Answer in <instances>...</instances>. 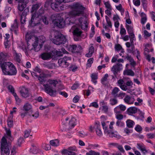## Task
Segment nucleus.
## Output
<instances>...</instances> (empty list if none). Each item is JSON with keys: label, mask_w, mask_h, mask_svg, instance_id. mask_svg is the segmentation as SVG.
<instances>
[{"label": "nucleus", "mask_w": 155, "mask_h": 155, "mask_svg": "<svg viewBox=\"0 0 155 155\" xmlns=\"http://www.w3.org/2000/svg\"><path fill=\"white\" fill-rule=\"evenodd\" d=\"M1 66L4 74L5 75H15L17 73V69L14 65L11 62H6Z\"/></svg>", "instance_id": "nucleus-1"}, {"label": "nucleus", "mask_w": 155, "mask_h": 155, "mask_svg": "<svg viewBox=\"0 0 155 155\" xmlns=\"http://www.w3.org/2000/svg\"><path fill=\"white\" fill-rule=\"evenodd\" d=\"M72 11L71 12V15L74 16H78L84 13L85 8L79 3L74 4L72 5Z\"/></svg>", "instance_id": "nucleus-2"}, {"label": "nucleus", "mask_w": 155, "mask_h": 155, "mask_svg": "<svg viewBox=\"0 0 155 155\" xmlns=\"http://www.w3.org/2000/svg\"><path fill=\"white\" fill-rule=\"evenodd\" d=\"M44 13L43 9L41 8L39 10L38 14L31 15V18L29 22L31 26L34 27L40 23L41 15H42Z\"/></svg>", "instance_id": "nucleus-3"}, {"label": "nucleus", "mask_w": 155, "mask_h": 155, "mask_svg": "<svg viewBox=\"0 0 155 155\" xmlns=\"http://www.w3.org/2000/svg\"><path fill=\"white\" fill-rule=\"evenodd\" d=\"M54 37L53 39V42L57 45L64 44L67 41V39L63 35L59 34L56 31H54Z\"/></svg>", "instance_id": "nucleus-4"}, {"label": "nucleus", "mask_w": 155, "mask_h": 155, "mask_svg": "<svg viewBox=\"0 0 155 155\" xmlns=\"http://www.w3.org/2000/svg\"><path fill=\"white\" fill-rule=\"evenodd\" d=\"M25 38L28 43V46H29V42H32L33 40H35V41L34 44L32 45L33 46L34 50L35 51H39L43 45H40V48H37V47L38 46V38L35 37L32 35H30L28 33L26 35Z\"/></svg>", "instance_id": "nucleus-5"}, {"label": "nucleus", "mask_w": 155, "mask_h": 155, "mask_svg": "<svg viewBox=\"0 0 155 155\" xmlns=\"http://www.w3.org/2000/svg\"><path fill=\"white\" fill-rule=\"evenodd\" d=\"M0 149L1 155H9L10 150L7 140L5 137H3L1 139Z\"/></svg>", "instance_id": "nucleus-6"}, {"label": "nucleus", "mask_w": 155, "mask_h": 155, "mask_svg": "<svg viewBox=\"0 0 155 155\" xmlns=\"http://www.w3.org/2000/svg\"><path fill=\"white\" fill-rule=\"evenodd\" d=\"M58 14H55L52 15L54 17H56L55 19H54L53 21L55 26L60 28H64L65 25L64 19L60 17Z\"/></svg>", "instance_id": "nucleus-7"}, {"label": "nucleus", "mask_w": 155, "mask_h": 155, "mask_svg": "<svg viewBox=\"0 0 155 155\" xmlns=\"http://www.w3.org/2000/svg\"><path fill=\"white\" fill-rule=\"evenodd\" d=\"M50 4L51 8L56 12H59L64 10V7L61 6V4L55 0H50L46 2L45 4Z\"/></svg>", "instance_id": "nucleus-8"}, {"label": "nucleus", "mask_w": 155, "mask_h": 155, "mask_svg": "<svg viewBox=\"0 0 155 155\" xmlns=\"http://www.w3.org/2000/svg\"><path fill=\"white\" fill-rule=\"evenodd\" d=\"M71 60V58L70 57H64L59 59L58 63L60 66L62 67L66 68L69 66V62Z\"/></svg>", "instance_id": "nucleus-9"}, {"label": "nucleus", "mask_w": 155, "mask_h": 155, "mask_svg": "<svg viewBox=\"0 0 155 155\" xmlns=\"http://www.w3.org/2000/svg\"><path fill=\"white\" fill-rule=\"evenodd\" d=\"M45 91L52 97H55L56 95V91L54 90L52 86L48 84L43 85Z\"/></svg>", "instance_id": "nucleus-10"}, {"label": "nucleus", "mask_w": 155, "mask_h": 155, "mask_svg": "<svg viewBox=\"0 0 155 155\" xmlns=\"http://www.w3.org/2000/svg\"><path fill=\"white\" fill-rule=\"evenodd\" d=\"M120 91L118 88L115 87L112 90L111 94L114 97H120L121 99H123L124 97L125 94L121 92L118 94Z\"/></svg>", "instance_id": "nucleus-11"}, {"label": "nucleus", "mask_w": 155, "mask_h": 155, "mask_svg": "<svg viewBox=\"0 0 155 155\" xmlns=\"http://www.w3.org/2000/svg\"><path fill=\"white\" fill-rule=\"evenodd\" d=\"M19 92L21 95L25 98L29 96V91L28 88L25 87H22L19 88Z\"/></svg>", "instance_id": "nucleus-12"}, {"label": "nucleus", "mask_w": 155, "mask_h": 155, "mask_svg": "<svg viewBox=\"0 0 155 155\" xmlns=\"http://www.w3.org/2000/svg\"><path fill=\"white\" fill-rule=\"evenodd\" d=\"M122 64L120 63H117L116 64L113 66L111 69L114 75L116 77L118 72L122 69Z\"/></svg>", "instance_id": "nucleus-13"}, {"label": "nucleus", "mask_w": 155, "mask_h": 155, "mask_svg": "<svg viewBox=\"0 0 155 155\" xmlns=\"http://www.w3.org/2000/svg\"><path fill=\"white\" fill-rule=\"evenodd\" d=\"M81 28L85 30L87 28V24L86 20V18L84 17H80L78 19Z\"/></svg>", "instance_id": "nucleus-14"}, {"label": "nucleus", "mask_w": 155, "mask_h": 155, "mask_svg": "<svg viewBox=\"0 0 155 155\" xmlns=\"http://www.w3.org/2000/svg\"><path fill=\"white\" fill-rule=\"evenodd\" d=\"M7 54L6 53L1 52L0 53V66L3 65L6 62L5 61L7 59Z\"/></svg>", "instance_id": "nucleus-15"}, {"label": "nucleus", "mask_w": 155, "mask_h": 155, "mask_svg": "<svg viewBox=\"0 0 155 155\" xmlns=\"http://www.w3.org/2000/svg\"><path fill=\"white\" fill-rule=\"evenodd\" d=\"M48 76L50 77L51 76L50 75L45 74L44 73H41L39 75H38V77H36L38 78V80L41 84H42L45 81V78Z\"/></svg>", "instance_id": "nucleus-16"}, {"label": "nucleus", "mask_w": 155, "mask_h": 155, "mask_svg": "<svg viewBox=\"0 0 155 155\" xmlns=\"http://www.w3.org/2000/svg\"><path fill=\"white\" fill-rule=\"evenodd\" d=\"M40 4H36L32 5L31 12V15L37 14L39 13V10L37 12V10L40 8Z\"/></svg>", "instance_id": "nucleus-17"}, {"label": "nucleus", "mask_w": 155, "mask_h": 155, "mask_svg": "<svg viewBox=\"0 0 155 155\" xmlns=\"http://www.w3.org/2000/svg\"><path fill=\"white\" fill-rule=\"evenodd\" d=\"M124 100L127 104H133L135 100L133 97L127 95L125 97Z\"/></svg>", "instance_id": "nucleus-18"}, {"label": "nucleus", "mask_w": 155, "mask_h": 155, "mask_svg": "<svg viewBox=\"0 0 155 155\" xmlns=\"http://www.w3.org/2000/svg\"><path fill=\"white\" fill-rule=\"evenodd\" d=\"M52 54L50 53H43L41 54L40 56L43 60H48L52 57Z\"/></svg>", "instance_id": "nucleus-19"}, {"label": "nucleus", "mask_w": 155, "mask_h": 155, "mask_svg": "<svg viewBox=\"0 0 155 155\" xmlns=\"http://www.w3.org/2000/svg\"><path fill=\"white\" fill-rule=\"evenodd\" d=\"M22 2H19L17 1L19 4L18 6V9L20 12L22 11L26 6V4L28 3H25L22 0Z\"/></svg>", "instance_id": "nucleus-20"}, {"label": "nucleus", "mask_w": 155, "mask_h": 155, "mask_svg": "<svg viewBox=\"0 0 155 155\" xmlns=\"http://www.w3.org/2000/svg\"><path fill=\"white\" fill-rule=\"evenodd\" d=\"M71 29L73 30V34L74 35L76 36H81L82 31L78 28L76 27H73Z\"/></svg>", "instance_id": "nucleus-21"}, {"label": "nucleus", "mask_w": 155, "mask_h": 155, "mask_svg": "<svg viewBox=\"0 0 155 155\" xmlns=\"http://www.w3.org/2000/svg\"><path fill=\"white\" fill-rule=\"evenodd\" d=\"M107 135L109 136L110 137L112 138L114 137L118 139H120L121 137V136L117 133H116V132L114 133L111 130Z\"/></svg>", "instance_id": "nucleus-22"}, {"label": "nucleus", "mask_w": 155, "mask_h": 155, "mask_svg": "<svg viewBox=\"0 0 155 155\" xmlns=\"http://www.w3.org/2000/svg\"><path fill=\"white\" fill-rule=\"evenodd\" d=\"M13 54L15 60L18 63H20L21 61V54L17 53L15 50L13 51Z\"/></svg>", "instance_id": "nucleus-23"}, {"label": "nucleus", "mask_w": 155, "mask_h": 155, "mask_svg": "<svg viewBox=\"0 0 155 155\" xmlns=\"http://www.w3.org/2000/svg\"><path fill=\"white\" fill-rule=\"evenodd\" d=\"M125 58L127 60L129 61L130 63V64L133 67H134V66L136 65V62L134 61V60L130 55L127 54Z\"/></svg>", "instance_id": "nucleus-24"}, {"label": "nucleus", "mask_w": 155, "mask_h": 155, "mask_svg": "<svg viewBox=\"0 0 155 155\" xmlns=\"http://www.w3.org/2000/svg\"><path fill=\"white\" fill-rule=\"evenodd\" d=\"M138 110V109L135 107H130L127 109V111L129 115H132L136 113Z\"/></svg>", "instance_id": "nucleus-25"}, {"label": "nucleus", "mask_w": 155, "mask_h": 155, "mask_svg": "<svg viewBox=\"0 0 155 155\" xmlns=\"http://www.w3.org/2000/svg\"><path fill=\"white\" fill-rule=\"evenodd\" d=\"M32 108V107L31 104L28 102L25 104L23 107V110L27 112L30 110V112L31 113L32 112L31 110Z\"/></svg>", "instance_id": "nucleus-26"}, {"label": "nucleus", "mask_w": 155, "mask_h": 155, "mask_svg": "<svg viewBox=\"0 0 155 155\" xmlns=\"http://www.w3.org/2000/svg\"><path fill=\"white\" fill-rule=\"evenodd\" d=\"M34 72H31V74L33 77H38V75L36 73L37 72L38 74H40L41 73V70L38 67H36L35 68L34 70Z\"/></svg>", "instance_id": "nucleus-27"}, {"label": "nucleus", "mask_w": 155, "mask_h": 155, "mask_svg": "<svg viewBox=\"0 0 155 155\" xmlns=\"http://www.w3.org/2000/svg\"><path fill=\"white\" fill-rule=\"evenodd\" d=\"M77 47V45H70L68 46V49L69 51L72 52H76Z\"/></svg>", "instance_id": "nucleus-28"}, {"label": "nucleus", "mask_w": 155, "mask_h": 155, "mask_svg": "<svg viewBox=\"0 0 155 155\" xmlns=\"http://www.w3.org/2000/svg\"><path fill=\"white\" fill-rule=\"evenodd\" d=\"M94 51V48L92 46H91L89 47V52L88 53L85 54V56L88 58L91 57Z\"/></svg>", "instance_id": "nucleus-29"}, {"label": "nucleus", "mask_w": 155, "mask_h": 155, "mask_svg": "<svg viewBox=\"0 0 155 155\" xmlns=\"http://www.w3.org/2000/svg\"><path fill=\"white\" fill-rule=\"evenodd\" d=\"M101 125L104 130V134H107L110 130H109L108 126L104 122H101Z\"/></svg>", "instance_id": "nucleus-30"}, {"label": "nucleus", "mask_w": 155, "mask_h": 155, "mask_svg": "<svg viewBox=\"0 0 155 155\" xmlns=\"http://www.w3.org/2000/svg\"><path fill=\"white\" fill-rule=\"evenodd\" d=\"M76 120L74 118H72L69 122L70 128L73 127L76 124Z\"/></svg>", "instance_id": "nucleus-31"}, {"label": "nucleus", "mask_w": 155, "mask_h": 155, "mask_svg": "<svg viewBox=\"0 0 155 155\" xmlns=\"http://www.w3.org/2000/svg\"><path fill=\"white\" fill-rule=\"evenodd\" d=\"M110 104L112 106H114L116 105L118 103V100L117 97H114V98H110L109 100Z\"/></svg>", "instance_id": "nucleus-32"}, {"label": "nucleus", "mask_w": 155, "mask_h": 155, "mask_svg": "<svg viewBox=\"0 0 155 155\" xmlns=\"http://www.w3.org/2000/svg\"><path fill=\"white\" fill-rule=\"evenodd\" d=\"M97 129H96V133L97 135L101 137L102 135V133L101 130V126L100 125L97 124L96 126Z\"/></svg>", "instance_id": "nucleus-33"}, {"label": "nucleus", "mask_w": 155, "mask_h": 155, "mask_svg": "<svg viewBox=\"0 0 155 155\" xmlns=\"http://www.w3.org/2000/svg\"><path fill=\"white\" fill-rule=\"evenodd\" d=\"M126 27L128 33L129 35L134 34L133 32V28L130 25H127L126 26Z\"/></svg>", "instance_id": "nucleus-34"}, {"label": "nucleus", "mask_w": 155, "mask_h": 155, "mask_svg": "<svg viewBox=\"0 0 155 155\" xmlns=\"http://www.w3.org/2000/svg\"><path fill=\"white\" fill-rule=\"evenodd\" d=\"M50 143L51 145L54 147H57L59 145V141L57 139L53 140H51Z\"/></svg>", "instance_id": "nucleus-35"}, {"label": "nucleus", "mask_w": 155, "mask_h": 155, "mask_svg": "<svg viewBox=\"0 0 155 155\" xmlns=\"http://www.w3.org/2000/svg\"><path fill=\"white\" fill-rule=\"evenodd\" d=\"M13 117V115H11L10 117H8L7 120L8 126L9 127H12L13 126V121L12 120Z\"/></svg>", "instance_id": "nucleus-36"}, {"label": "nucleus", "mask_w": 155, "mask_h": 155, "mask_svg": "<svg viewBox=\"0 0 155 155\" xmlns=\"http://www.w3.org/2000/svg\"><path fill=\"white\" fill-rule=\"evenodd\" d=\"M108 77V75L106 74H105L104 76L102 78L101 80V83L102 84L106 85L107 84V78Z\"/></svg>", "instance_id": "nucleus-37"}, {"label": "nucleus", "mask_w": 155, "mask_h": 155, "mask_svg": "<svg viewBox=\"0 0 155 155\" xmlns=\"http://www.w3.org/2000/svg\"><path fill=\"white\" fill-rule=\"evenodd\" d=\"M126 124L127 127L131 128L133 127V125L134 124V122L133 120H128L126 121Z\"/></svg>", "instance_id": "nucleus-38"}, {"label": "nucleus", "mask_w": 155, "mask_h": 155, "mask_svg": "<svg viewBox=\"0 0 155 155\" xmlns=\"http://www.w3.org/2000/svg\"><path fill=\"white\" fill-rule=\"evenodd\" d=\"M91 77L92 81L95 84H96L97 82L96 80L97 78V74L95 73L92 74L91 75Z\"/></svg>", "instance_id": "nucleus-39"}, {"label": "nucleus", "mask_w": 155, "mask_h": 155, "mask_svg": "<svg viewBox=\"0 0 155 155\" xmlns=\"http://www.w3.org/2000/svg\"><path fill=\"white\" fill-rule=\"evenodd\" d=\"M86 155H100V153L93 150H90L87 152Z\"/></svg>", "instance_id": "nucleus-40"}, {"label": "nucleus", "mask_w": 155, "mask_h": 155, "mask_svg": "<svg viewBox=\"0 0 155 155\" xmlns=\"http://www.w3.org/2000/svg\"><path fill=\"white\" fill-rule=\"evenodd\" d=\"M48 82L49 83V84L51 85H53L54 87H55L56 85L58 84V81L56 80H54L51 79H49L48 81Z\"/></svg>", "instance_id": "nucleus-41"}, {"label": "nucleus", "mask_w": 155, "mask_h": 155, "mask_svg": "<svg viewBox=\"0 0 155 155\" xmlns=\"http://www.w3.org/2000/svg\"><path fill=\"white\" fill-rule=\"evenodd\" d=\"M18 28V23L17 19L15 20L14 22L13 25H12V27L10 30L12 31L14 29H17Z\"/></svg>", "instance_id": "nucleus-42"}, {"label": "nucleus", "mask_w": 155, "mask_h": 155, "mask_svg": "<svg viewBox=\"0 0 155 155\" xmlns=\"http://www.w3.org/2000/svg\"><path fill=\"white\" fill-rule=\"evenodd\" d=\"M38 148L35 146L32 145L30 149V152L34 154H36L38 152Z\"/></svg>", "instance_id": "nucleus-43"}, {"label": "nucleus", "mask_w": 155, "mask_h": 155, "mask_svg": "<svg viewBox=\"0 0 155 155\" xmlns=\"http://www.w3.org/2000/svg\"><path fill=\"white\" fill-rule=\"evenodd\" d=\"M125 74L127 75L134 76L135 75L134 73L131 69H129L126 71L125 72Z\"/></svg>", "instance_id": "nucleus-44"}, {"label": "nucleus", "mask_w": 155, "mask_h": 155, "mask_svg": "<svg viewBox=\"0 0 155 155\" xmlns=\"http://www.w3.org/2000/svg\"><path fill=\"white\" fill-rule=\"evenodd\" d=\"M41 19L45 25H48V21L47 17L45 16L41 15Z\"/></svg>", "instance_id": "nucleus-45"}, {"label": "nucleus", "mask_w": 155, "mask_h": 155, "mask_svg": "<svg viewBox=\"0 0 155 155\" xmlns=\"http://www.w3.org/2000/svg\"><path fill=\"white\" fill-rule=\"evenodd\" d=\"M94 59L93 58H89L87 61V66L88 67H90L91 66V64L93 62Z\"/></svg>", "instance_id": "nucleus-46"}, {"label": "nucleus", "mask_w": 155, "mask_h": 155, "mask_svg": "<svg viewBox=\"0 0 155 155\" xmlns=\"http://www.w3.org/2000/svg\"><path fill=\"white\" fill-rule=\"evenodd\" d=\"M106 20L107 22V26L109 27L110 28L112 27V24L110 21V18L107 15L105 16Z\"/></svg>", "instance_id": "nucleus-47"}, {"label": "nucleus", "mask_w": 155, "mask_h": 155, "mask_svg": "<svg viewBox=\"0 0 155 155\" xmlns=\"http://www.w3.org/2000/svg\"><path fill=\"white\" fill-rule=\"evenodd\" d=\"M28 115L29 116H32L33 117H34V118L36 119L39 116V113L38 111H37L36 112H35L34 113V114H29Z\"/></svg>", "instance_id": "nucleus-48"}, {"label": "nucleus", "mask_w": 155, "mask_h": 155, "mask_svg": "<svg viewBox=\"0 0 155 155\" xmlns=\"http://www.w3.org/2000/svg\"><path fill=\"white\" fill-rule=\"evenodd\" d=\"M45 67H46L49 69H52L53 68V65L52 63H49L44 64Z\"/></svg>", "instance_id": "nucleus-49"}, {"label": "nucleus", "mask_w": 155, "mask_h": 155, "mask_svg": "<svg viewBox=\"0 0 155 155\" xmlns=\"http://www.w3.org/2000/svg\"><path fill=\"white\" fill-rule=\"evenodd\" d=\"M105 7L110 10H111V6L109 2H107L104 3Z\"/></svg>", "instance_id": "nucleus-50"}, {"label": "nucleus", "mask_w": 155, "mask_h": 155, "mask_svg": "<svg viewBox=\"0 0 155 155\" xmlns=\"http://www.w3.org/2000/svg\"><path fill=\"white\" fill-rule=\"evenodd\" d=\"M114 111L116 114H119L121 113V110L118 106L114 109Z\"/></svg>", "instance_id": "nucleus-51"}, {"label": "nucleus", "mask_w": 155, "mask_h": 155, "mask_svg": "<svg viewBox=\"0 0 155 155\" xmlns=\"http://www.w3.org/2000/svg\"><path fill=\"white\" fill-rule=\"evenodd\" d=\"M102 110L104 112L107 113L108 112V107L107 105H104L102 107Z\"/></svg>", "instance_id": "nucleus-52"}, {"label": "nucleus", "mask_w": 155, "mask_h": 155, "mask_svg": "<svg viewBox=\"0 0 155 155\" xmlns=\"http://www.w3.org/2000/svg\"><path fill=\"white\" fill-rule=\"evenodd\" d=\"M20 21L21 24H24L25 21V16L23 14L21 15Z\"/></svg>", "instance_id": "nucleus-53"}, {"label": "nucleus", "mask_w": 155, "mask_h": 155, "mask_svg": "<svg viewBox=\"0 0 155 155\" xmlns=\"http://www.w3.org/2000/svg\"><path fill=\"white\" fill-rule=\"evenodd\" d=\"M58 92L60 94L64 96V97H68V95L66 92L64 91H58Z\"/></svg>", "instance_id": "nucleus-54"}, {"label": "nucleus", "mask_w": 155, "mask_h": 155, "mask_svg": "<svg viewBox=\"0 0 155 155\" xmlns=\"http://www.w3.org/2000/svg\"><path fill=\"white\" fill-rule=\"evenodd\" d=\"M13 94L15 97V99L16 101L20 103L21 102V100L19 98L18 96L15 93H13Z\"/></svg>", "instance_id": "nucleus-55"}, {"label": "nucleus", "mask_w": 155, "mask_h": 155, "mask_svg": "<svg viewBox=\"0 0 155 155\" xmlns=\"http://www.w3.org/2000/svg\"><path fill=\"white\" fill-rule=\"evenodd\" d=\"M70 151L68 149H63L61 151L62 154L64 155H68Z\"/></svg>", "instance_id": "nucleus-56"}, {"label": "nucleus", "mask_w": 155, "mask_h": 155, "mask_svg": "<svg viewBox=\"0 0 155 155\" xmlns=\"http://www.w3.org/2000/svg\"><path fill=\"white\" fill-rule=\"evenodd\" d=\"M115 48L117 51H119L122 49V47L120 44H117L115 46Z\"/></svg>", "instance_id": "nucleus-57"}, {"label": "nucleus", "mask_w": 155, "mask_h": 155, "mask_svg": "<svg viewBox=\"0 0 155 155\" xmlns=\"http://www.w3.org/2000/svg\"><path fill=\"white\" fill-rule=\"evenodd\" d=\"M31 131L30 130H26L25 132L24 137L25 138H27L28 137Z\"/></svg>", "instance_id": "nucleus-58"}, {"label": "nucleus", "mask_w": 155, "mask_h": 155, "mask_svg": "<svg viewBox=\"0 0 155 155\" xmlns=\"http://www.w3.org/2000/svg\"><path fill=\"white\" fill-rule=\"evenodd\" d=\"M126 33V30L123 27H121L120 30V34L121 35H124Z\"/></svg>", "instance_id": "nucleus-59"}, {"label": "nucleus", "mask_w": 155, "mask_h": 155, "mask_svg": "<svg viewBox=\"0 0 155 155\" xmlns=\"http://www.w3.org/2000/svg\"><path fill=\"white\" fill-rule=\"evenodd\" d=\"M120 87L121 89L124 91H126L128 89L127 86L125 84H123L122 85H120Z\"/></svg>", "instance_id": "nucleus-60"}, {"label": "nucleus", "mask_w": 155, "mask_h": 155, "mask_svg": "<svg viewBox=\"0 0 155 155\" xmlns=\"http://www.w3.org/2000/svg\"><path fill=\"white\" fill-rule=\"evenodd\" d=\"M135 130L138 132L141 131L142 130L141 127L139 125H137L135 128Z\"/></svg>", "instance_id": "nucleus-61"}, {"label": "nucleus", "mask_w": 155, "mask_h": 155, "mask_svg": "<svg viewBox=\"0 0 155 155\" xmlns=\"http://www.w3.org/2000/svg\"><path fill=\"white\" fill-rule=\"evenodd\" d=\"M147 135L148 138L150 139H152L155 137V134H148Z\"/></svg>", "instance_id": "nucleus-62"}, {"label": "nucleus", "mask_w": 155, "mask_h": 155, "mask_svg": "<svg viewBox=\"0 0 155 155\" xmlns=\"http://www.w3.org/2000/svg\"><path fill=\"white\" fill-rule=\"evenodd\" d=\"M8 90L9 91L11 92L12 94L13 93H15L14 91V89L13 87L11 85H9L8 87Z\"/></svg>", "instance_id": "nucleus-63"}, {"label": "nucleus", "mask_w": 155, "mask_h": 155, "mask_svg": "<svg viewBox=\"0 0 155 155\" xmlns=\"http://www.w3.org/2000/svg\"><path fill=\"white\" fill-rule=\"evenodd\" d=\"M23 141V139L22 138L20 137L18 140L17 144L19 146H20Z\"/></svg>", "instance_id": "nucleus-64"}]
</instances>
